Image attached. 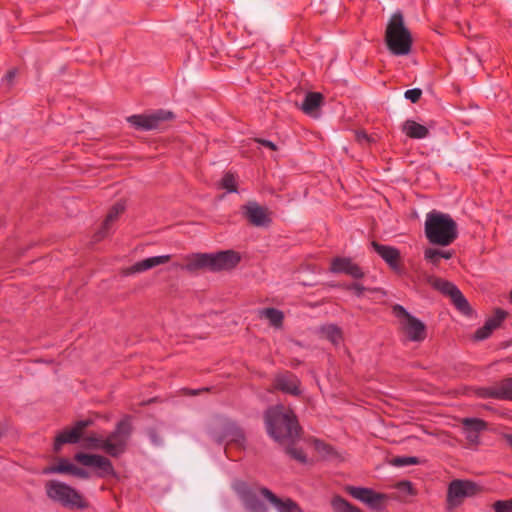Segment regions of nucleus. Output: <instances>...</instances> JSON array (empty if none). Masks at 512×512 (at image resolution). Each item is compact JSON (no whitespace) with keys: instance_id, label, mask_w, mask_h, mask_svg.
Returning a JSON list of instances; mask_svg holds the SVG:
<instances>
[{"instance_id":"obj_1","label":"nucleus","mask_w":512,"mask_h":512,"mask_svg":"<svg viewBox=\"0 0 512 512\" xmlns=\"http://www.w3.org/2000/svg\"><path fill=\"white\" fill-rule=\"evenodd\" d=\"M265 424L270 437L280 444L294 443L299 437L300 427L294 413L282 405L266 411Z\"/></svg>"},{"instance_id":"obj_2","label":"nucleus","mask_w":512,"mask_h":512,"mask_svg":"<svg viewBox=\"0 0 512 512\" xmlns=\"http://www.w3.org/2000/svg\"><path fill=\"white\" fill-rule=\"evenodd\" d=\"M425 236L431 244L448 246L458 237L457 223L446 213L436 210L426 214Z\"/></svg>"},{"instance_id":"obj_3","label":"nucleus","mask_w":512,"mask_h":512,"mask_svg":"<svg viewBox=\"0 0 512 512\" xmlns=\"http://www.w3.org/2000/svg\"><path fill=\"white\" fill-rule=\"evenodd\" d=\"M240 260L239 253L233 250L217 253H195L186 257L183 268L189 272L203 268L216 272L233 269Z\"/></svg>"},{"instance_id":"obj_4","label":"nucleus","mask_w":512,"mask_h":512,"mask_svg":"<svg viewBox=\"0 0 512 512\" xmlns=\"http://www.w3.org/2000/svg\"><path fill=\"white\" fill-rule=\"evenodd\" d=\"M385 43L389 52L394 56H405L411 52L412 35L399 11L393 13L387 23Z\"/></svg>"},{"instance_id":"obj_5","label":"nucleus","mask_w":512,"mask_h":512,"mask_svg":"<svg viewBox=\"0 0 512 512\" xmlns=\"http://www.w3.org/2000/svg\"><path fill=\"white\" fill-rule=\"evenodd\" d=\"M46 495L49 499L69 509H85L88 507L84 497L70 485L58 481L49 480L45 484Z\"/></svg>"},{"instance_id":"obj_6","label":"nucleus","mask_w":512,"mask_h":512,"mask_svg":"<svg viewBox=\"0 0 512 512\" xmlns=\"http://www.w3.org/2000/svg\"><path fill=\"white\" fill-rule=\"evenodd\" d=\"M131 424L129 420H121L115 430L104 436L103 451L112 457H118L126 450L130 435Z\"/></svg>"},{"instance_id":"obj_7","label":"nucleus","mask_w":512,"mask_h":512,"mask_svg":"<svg viewBox=\"0 0 512 512\" xmlns=\"http://www.w3.org/2000/svg\"><path fill=\"white\" fill-rule=\"evenodd\" d=\"M393 314L399 320L400 326L410 341L422 342L426 338L425 324L411 315L403 306H393Z\"/></svg>"},{"instance_id":"obj_8","label":"nucleus","mask_w":512,"mask_h":512,"mask_svg":"<svg viewBox=\"0 0 512 512\" xmlns=\"http://www.w3.org/2000/svg\"><path fill=\"white\" fill-rule=\"evenodd\" d=\"M233 489L249 512H268V507L259 498V495L263 497L261 488H251L245 482L237 481L233 484Z\"/></svg>"},{"instance_id":"obj_9","label":"nucleus","mask_w":512,"mask_h":512,"mask_svg":"<svg viewBox=\"0 0 512 512\" xmlns=\"http://www.w3.org/2000/svg\"><path fill=\"white\" fill-rule=\"evenodd\" d=\"M346 490L353 498L376 511H383L389 499L387 494L375 492L370 488L348 486Z\"/></svg>"},{"instance_id":"obj_10","label":"nucleus","mask_w":512,"mask_h":512,"mask_svg":"<svg viewBox=\"0 0 512 512\" xmlns=\"http://www.w3.org/2000/svg\"><path fill=\"white\" fill-rule=\"evenodd\" d=\"M173 117L170 111L158 110L147 115H132L128 117V122L139 130H153L159 128L161 122Z\"/></svg>"},{"instance_id":"obj_11","label":"nucleus","mask_w":512,"mask_h":512,"mask_svg":"<svg viewBox=\"0 0 512 512\" xmlns=\"http://www.w3.org/2000/svg\"><path fill=\"white\" fill-rule=\"evenodd\" d=\"M74 460L86 467L97 468L99 477L115 474L111 461L102 455L78 452L74 455Z\"/></svg>"},{"instance_id":"obj_12","label":"nucleus","mask_w":512,"mask_h":512,"mask_svg":"<svg viewBox=\"0 0 512 512\" xmlns=\"http://www.w3.org/2000/svg\"><path fill=\"white\" fill-rule=\"evenodd\" d=\"M474 392L477 397L482 399L512 400V377L491 386L478 387Z\"/></svg>"},{"instance_id":"obj_13","label":"nucleus","mask_w":512,"mask_h":512,"mask_svg":"<svg viewBox=\"0 0 512 512\" xmlns=\"http://www.w3.org/2000/svg\"><path fill=\"white\" fill-rule=\"evenodd\" d=\"M476 488L471 481L453 480L448 487V502L457 505L464 497L473 495Z\"/></svg>"},{"instance_id":"obj_14","label":"nucleus","mask_w":512,"mask_h":512,"mask_svg":"<svg viewBox=\"0 0 512 512\" xmlns=\"http://www.w3.org/2000/svg\"><path fill=\"white\" fill-rule=\"evenodd\" d=\"M243 215L254 226H266L270 222L266 208L260 206L257 202L251 201L243 206Z\"/></svg>"},{"instance_id":"obj_15","label":"nucleus","mask_w":512,"mask_h":512,"mask_svg":"<svg viewBox=\"0 0 512 512\" xmlns=\"http://www.w3.org/2000/svg\"><path fill=\"white\" fill-rule=\"evenodd\" d=\"M263 498L273 505L278 512H303L296 502L290 498L281 499L265 487L260 489Z\"/></svg>"},{"instance_id":"obj_16","label":"nucleus","mask_w":512,"mask_h":512,"mask_svg":"<svg viewBox=\"0 0 512 512\" xmlns=\"http://www.w3.org/2000/svg\"><path fill=\"white\" fill-rule=\"evenodd\" d=\"M330 270L334 273H344L358 279L363 277L361 268L349 258L337 257L332 260Z\"/></svg>"},{"instance_id":"obj_17","label":"nucleus","mask_w":512,"mask_h":512,"mask_svg":"<svg viewBox=\"0 0 512 512\" xmlns=\"http://www.w3.org/2000/svg\"><path fill=\"white\" fill-rule=\"evenodd\" d=\"M374 251L393 269H399L400 252L397 248L382 245L375 241L371 243Z\"/></svg>"},{"instance_id":"obj_18","label":"nucleus","mask_w":512,"mask_h":512,"mask_svg":"<svg viewBox=\"0 0 512 512\" xmlns=\"http://www.w3.org/2000/svg\"><path fill=\"white\" fill-rule=\"evenodd\" d=\"M171 259L170 255L153 256L134 263L128 268L129 274L141 273L156 266L166 264Z\"/></svg>"},{"instance_id":"obj_19","label":"nucleus","mask_w":512,"mask_h":512,"mask_svg":"<svg viewBox=\"0 0 512 512\" xmlns=\"http://www.w3.org/2000/svg\"><path fill=\"white\" fill-rule=\"evenodd\" d=\"M275 387L278 390L292 395H298L300 393L299 380L295 375L291 373L278 375L275 378Z\"/></svg>"},{"instance_id":"obj_20","label":"nucleus","mask_w":512,"mask_h":512,"mask_svg":"<svg viewBox=\"0 0 512 512\" xmlns=\"http://www.w3.org/2000/svg\"><path fill=\"white\" fill-rule=\"evenodd\" d=\"M124 211V205L122 203H116L109 211L101 229L95 234L94 241H100L109 234L110 225L118 218V216Z\"/></svg>"},{"instance_id":"obj_21","label":"nucleus","mask_w":512,"mask_h":512,"mask_svg":"<svg viewBox=\"0 0 512 512\" xmlns=\"http://www.w3.org/2000/svg\"><path fill=\"white\" fill-rule=\"evenodd\" d=\"M323 96L318 92H309L306 94L302 104L301 109L303 112L310 116H317L318 110L322 105Z\"/></svg>"},{"instance_id":"obj_22","label":"nucleus","mask_w":512,"mask_h":512,"mask_svg":"<svg viewBox=\"0 0 512 512\" xmlns=\"http://www.w3.org/2000/svg\"><path fill=\"white\" fill-rule=\"evenodd\" d=\"M402 131L412 139H424L429 135L428 128L414 120H406L402 126Z\"/></svg>"},{"instance_id":"obj_23","label":"nucleus","mask_w":512,"mask_h":512,"mask_svg":"<svg viewBox=\"0 0 512 512\" xmlns=\"http://www.w3.org/2000/svg\"><path fill=\"white\" fill-rule=\"evenodd\" d=\"M80 439L81 435L73 427L65 429L56 436L54 450L58 452L64 444H76Z\"/></svg>"},{"instance_id":"obj_24","label":"nucleus","mask_w":512,"mask_h":512,"mask_svg":"<svg viewBox=\"0 0 512 512\" xmlns=\"http://www.w3.org/2000/svg\"><path fill=\"white\" fill-rule=\"evenodd\" d=\"M320 334L333 345L338 346L343 341L342 330L334 324H326L320 327Z\"/></svg>"},{"instance_id":"obj_25","label":"nucleus","mask_w":512,"mask_h":512,"mask_svg":"<svg viewBox=\"0 0 512 512\" xmlns=\"http://www.w3.org/2000/svg\"><path fill=\"white\" fill-rule=\"evenodd\" d=\"M258 315L260 318L267 319L270 324L275 328H280L283 323L284 314L278 309L275 308H264L258 311Z\"/></svg>"},{"instance_id":"obj_26","label":"nucleus","mask_w":512,"mask_h":512,"mask_svg":"<svg viewBox=\"0 0 512 512\" xmlns=\"http://www.w3.org/2000/svg\"><path fill=\"white\" fill-rule=\"evenodd\" d=\"M452 257L451 251H445L440 250L436 248H427L424 251V258L425 260L432 264L433 266H438L440 263V260L443 259H450Z\"/></svg>"},{"instance_id":"obj_27","label":"nucleus","mask_w":512,"mask_h":512,"mask_svg":"<svg viewBox=\"0 0 512 512\" xmlns=\"http://www.w3.org/2000/svg\"><path fill=\"white\" fill-rule=\"evenodd\" d=\"M75 466L73 463H71L67 459H60L58 463L54 466L47 467L43 470L44 474H71L73 475V472L75 469Z\"/></svg>"},{"instance_id":"obj_28","label":"nucleus","mask_w":512,"mask_h":512,"mask_svg":"<svg viewBox=\"0 0 512 512\" xmlns=\"http://www.w3.org/2000/svg\"><path fill=\"white\" fill-rule=\"evenodd\" d=\"M429 283L435 289L450 297L458 290L457 286L452 282L437 277H431Z\"/></svg>"},{"instance_id":"obj_29","label":"nucleus","mask_w":512,"mask_h":512,"mask_svg":"<svg viewBox=\"0 0 512 512\" xmlns=\"http://www.w3.org/2000/svg\"><path fill=\"white\" fill-rule=\"evenodd\" d=\"M224 439L235 442L238 444H241L244 440V435L234 423L228 422L224 426V432H223Z\"/></svg>"},{"instance_id":"obj_30","label":"nucleus","mask_w":512,"mask_h":512,"mask_svg":"<svg viewBox=\"0 0 512 512\" xmlns=\"http://www.w3.org/2000/svg\"><path fill=\"white\" fill-rule=\"evenodd\" d=\"M455 307L463 314H469L471 311L470 305L462 292L458 289L451 297Z\"/></svg>"},{"instance_id":"obj_31","label":"nucleus","mask_w":512,"mask_h":512,"mask_svg":"<svg viewBox=\"0 0 512 512\" xmlns=\"http://www.w3.org/2000/svg\"><path fill=\"white\" fill-rule=\"evenodd\" d=\"M486 428V423L477 418H465L463 420V429L464 431H471L480 433V431Z\"/></svg>"},{"instance_id":"obj_32","label":"nucleus","mask_w":512,"mask_h":512,"mask_svg":"<svg viewBox=\"0 0 512 512\" xmlns=\"http://www.w3.org/2000/svg\"><path fill=\"white\" fill-rule=\"evenodd\" d=\"M104 435L91 434L84 439V446L87 449L103 451Z\"/></svg>"},{"instance_id":"obj_33","label":"nucleus","mask_w":512,"mask_h":512,"mask_svg":"<svg viewBox=\"0 0 512 512\" xmlns=\"http://www.w3.org/2000/svg\"><path fill=\"white\" fill-rule=\"evenodd\" d=\"M221 185L228 192H237V181L232 173H226L223 176Z\"/></svg>"},{"instance_id":"obj_34","label":"nucleus","mask_w":512,"mask_h":512,"mask_svg":"<svg viewBox=\"0 0 512 512\" xmlns=\"http://www.w3.org/2000/svg\"><path fill=\"white\" fill-rule=\"evenodd\" d=\"M506 315L507 313L505 311L498 309L495 314L486 321V323L494 330L500 326Z\"/></svg>"},{"instance_id":"obj_35","label":"nucleus","mask_w":512,"mask_h":512,"mask_svg":"<svg viewBox=\"0 0 512 512\" xmlns=\"http://www.w3.org/2000/svg\"><path fill=\"white\" fill-rule=\"evenodd\" d=\"M418 463H419V459L417 457H412V456H403V457H397V458L393 459V464L397 467L416 465Z\"/></svg>"},{"instance_id":"obj_36","label":"nucleus","mask_w":512,"mask_h":512,"mask_svg":"<svg viewBox=\"0 0 512 512\" xmlns=\"http://www.w3.org/2000/svg\"><path fill=\"white\" fill-rule=\"evenodd\" d=\"M495 512H512V500H499L493 505Z\"/></svg>"},{"instance_id":"obj_37","label":"nucleus","mask_w":512,"mask_h":512,"mask_svg":"<svg viewBox=\"0 0 512 512\" xmlns=\"http://www.w3.org/2000/svg\"><path fill=\"white\" fill-rule=\"evenodd\" d=\"M286 451L292 458L296 459L297 461L306 462V455L301 449L288 446Z\"/></svg>"},{"instance_id":"obj_38","label":"nucleus","mask_w":512,"mask_h":512,"mask_svg":"<svg viewBox=\"0 0 512 512\" xmlns=\"http://www.w3.org/2000/svg\"><path fill=\"white\" fill-rule=\"evenodd\" d=\"M492 331H493V329L487 323H485V325L483 327L479 328L475 332L474 337L476 340H484L491 335Z\"/></svg>"},{"instance_id":"obj_39","label":"nucleus","mask_w":512,"mask_h":512,"mask_svg":"<svg viewBox=\"0 0 512 512\" xmlns=\"http://www.w3.org/2000/svg\"><path fill=\"white\" fill-rule=\"evenodd\" d=\"M422 95V91L419 88L409 89L405 92L404 96L407 100H410L412 103H416Z\"/></svg>"},{"instance_id":"obj_40","label":"nucleus","mask_w":512,"mask_h":512,"mask_svg":"<svg viewBox=\"0 0 512 512\" xmlns=\"http://www.w3.org/2000/svg\"><path fill=\"white\" fill-rule=\"evenodd\" d=\"M92 424V421L87 419V420H80V421H77L75 423V425L73 426V428L82 436V432L85 428H87L88 426H90Z\"/></svg>"},{"instance_id":"obj_41","label":"nucleus","mask_w":512,"mask_h":512,"mask_svg":"<svg viewBox=\"0 0 512 512\" xmlns=\"http://www.w3.org/2000/svg\"><path fill=\"white\" fill-rule=\"evenodd\" d=\"M73 470H74L73 476H76L81 479H88L90 477V473L83 468L75 466V469H73Z\"/></svg>"},{"instance_id":"obj_42","label":"nucleus","mask_w":512,"mask_h":512,"mask_svg":"<svg viewBox=\"0 0 512 512\" xmlns=\"http://www.w3.org/2000/svg\"><path fill=\"white\" fill-rule=\"evenodd\" d=\"M465 433V436H466V439L471 443V444H478L479 443V433H476V432H471V431H464Z\"/></svg>"},{"instance_id":"obj_43","label":"nucleus","mask_w":512,"mask_h":512,"mask_svg":"<svg viewBox=\"0 0 512 512\" xmlns=\"http://www.w3.org/2000/svg\"><path fill=\"white\" fill-rule=\"evenodd\" d=\"M357 296H361L365 288L359 283H353L349 287Z\"/></svg>"},{"instance_id":"obj_44","label":"nucleus","mask_w":512,"mask_h":512,"mask_svg":"<svg viewBox=\"0 0 512 512\" xmlns=\"http://www.w3.org/2000/svg\"><path fill=\"white\" fill-rule=\"evenodd\" d=\"M258 142L261 145H263V146H265V147H267V148H269L271 150H276V145L273 142L269 141V140L260 139V140H258Z\"/></svg>"},{"instance_id":"obj_45","label":"nucleus","mask_w":512,"mask_h":512,"mask_svg":"<svg viewBox=\"0 0 512 512\" xmlns=\"http://www.w3.org/2000/svg\"><path fill=\"white\" fill-rule=\"evenodd\" d=\"M15 75H16V71L10 70L7 72L4 79L7 81L8 84H10L12 82V80L14 79Z\"/></svg>"},{"instance_id":"obj_46","label":"nucleus","mask_w":512,"mask_h":512,"mask_svg":"<svg viewBox=\"0 0 512 512\" xmlns=\"http://www.w3.org/2000/svg\"><path fill=\"white\" fill-rule=\"evenodd\" d=\"M150 438H151V441H152L155 445H160V444H161V440L159 439V437H158L154 432H151V433H150Z\"/></svg>"},{"instance_id":"obj_47","label":"nucleus","mask_w":512,"mask_h":512,"mask_svg":"<svg viewBox=\"0 0 512 512\" xmlns=\"http://www.w3.org/2000/svg\"><path fill=\"white\" fill-rule=\"evenodd\" d=\"M357 138H358V140H359L360 142H362V141H368V140H369V137H368V136H367V134H366V133H364V132H360V133H358V134H357Z\"/></svg>"},{"instance_id":"obj_48","label":"nucleus","mask_w":512,"mask_h":512,"mask_svg":"<svg viewBox=\"0 0 512 512\" xmlns=\"http://www.w3.org/2000/svg\"><path fill=\"white\" fill-rule=\"evenodd\" d=\"M504 438L507 441V443L510 445V447L512 448V434H505Z\"/></svg>"},{"instance_id":"obj_49","label":"nucleus","mask_w":512,"mask_h":512,"mask_svg":"<svg viewBox=\"0 0 512 512\" xmlns=\"http://www.w3.org/2000/svg\"><path fill=\"white\" fill-rule=\"evenodd\" d=\"M197 392H198V391L193 390V391H191V394L196 395V394H197Z\"/></svg>"},{"instance_id":"obj_50","label":"nucleus","mask_w":512,"mask_h":512,"mask_svg":"<svg viewBox=\"0 0 512 512\" xmlns=\"http://www.w3.org/2000/svg\"><path fill=\"white\" fill-rule=\"evenodd\" d=\"M3 435V431H2V428L0 427V438L2 437Z\"/></svg>"}]
</instances>
